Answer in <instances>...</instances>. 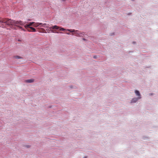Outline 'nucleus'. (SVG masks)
<instances>
[{"label": "nucleus", "instance_id": "1", "mask_svg": "<svg viewBox=\"0 0 158 158\" xmlns=\"http://www.w3.org/2000/svg\"><path fill=\"white\" fill-rule=\"evenodd\" d=\"M50 29H59L60 31H65V30H67L69 31L70 32H74V33H72V35H74L75 36H82V33H80L78 31V30H75L73 29H65L63 28H62L60 27H59L55 25L53 26L52 27H49Z\"/></svg>", "mask_w": 158, "mask_h": 158}, {"label": "nucleus", "instance_id": "2", "mask_svg": "<svg viewBox=\"0 0 158 158\" xmlns=\"http://www.w3.org/2000/svg\"><path fill=\"white\" fill-rule=\"evenodd\" d=\"M14 24L22 25L24 24V23L21 21H16L10 19H9L8 25H13Z\"/></svg>", "mask_w": 158, "mask_h": 158}, {"label": "nucleus", "instance_id": "3", "mask_svg": "<svg viewBox=\"0 0 158 158\" xmlns=\"http://www.w3.org/2000/svg\"><path fill=\"white\" fill-rule=\"evenodd\" d=\"M9 19L7 18H0V27L2 28H5V26L2 23H6V25H8Z\"/></svg>", "mask_w": 158, "mask_h": 158}, {"label": "nucleus", "instance_id": "4", "mask_svg": "<svg viewBox=\"0 0 158 158\" xmlns=\"http://www.w3.org/2000/svg\"><path fill=\"white\" fill-rule=\"evenodd\" d=\"M27 30L29 32H35L36 29L33 27H30L29 28H27Z\"/></svg>", "mask_w": 158, "mask_h": 158}, {"label": "nucleus", "instance_id": "5", "mask_svg": "<svg viewBox=\"0 0 158 158\" xmlns=\"http://www.w3.org/2000/svg\"><path fill=\"white\" fill-rule=\"evenodd\" d=\"M34 23V22H31L28 24L25 25V27L26 29H27V28H29V27H30L31 26L32 24H33V23Z\"/></svg>", "mask_w": 158, "mask_h": 158}, {"label": "nucleus", "instance_id": "6", "mask_svg": "<svg viewBox=\"0 0 158 158\" xmlns=\"http://www.w3.org/2000/svg\"><path fill=\"white\" fill-rule=\"evenodd\" d=\"M42 23H33V26L35 27H38V26H39L40 25H42Z\"/></svg>", "mask_w": 158, "mask_h": 158}, {"label": "nucleus", "instance_id": "7", "mask_svg": "<svg viewBox=\"0 0 158 158\" xmlns=\"http://www.w3.org/2000/svg\"><path fill=\"white\" fill-rule=\"evenodd\" d=\"M140 98H133L131 101V103H135L138 100V99Z\"/></svg>", "mask_w": 158, "mask_h": 158}, {"label": "nucleus", "instance_id": "8", "mask_svg": "<svg viewBox=\"0 0 158 158\" xmlns=\"http://www.w3.org/2000/svg\"><path fill=\"white\" fill-rule=\"evenodd\" d=\"M34 81V79H31L27 80L25 81V82L28 83H31L33 82Z\"/></svg>", "mask_w": 158, "mask_h": 158}, {"label": "nucleus", "instance_id": "9", "mask_svg": "<svg viewBox=\"0 0 158 158\" xmlns=\"http://www.w3.org/2000/svg\"><path fill=\"white\" fill-rule=\"evenodd\" d=\"M14 58L16 59H22V58L19 56H15L13 57Z\"/></svg>", "mask_w": 158, "mask_h": 158}, {"label": "nucleus", "instance_id": "10", "mask_svg": "<svg viewBox=\"0 0 158 158\" xmlns=\"http://www.w3.org/2000/svg\"><path fill=\"white\" fill-rule=\"evenodd\" d=\"M135 93L138 96H140V94L139 92L137 90H135Z\"/></svg>", "mask_w": 158, "mask_h": 158}, {"label": "nucleus", "instance_id": "11", "mask_svg": "<svg viewBox=\"0 0 158 158\" xmlns=\"http://www.w3.org/2000/svg\"><path fill=\"white\" fill-rule=\"evenodd\" d=\"M46 23H44L43 24H42V25H41V26H40V27H43L44 28L48 27L47 26H46Z\"/></svg>", "mask_w": 158, "mask_h": 158}, {"label": "nucleus", "instance_id": "12", "mask_svg": "<svg viewBox=\"0 0 158 158\" xmlns=\"http://www.w3.org/2000/svg\"><path fill=\"white\" fill-rule=\"evenodd\" d=\"M18 27H19V29H21V30L23 31H25L23 28L21 27L18 26Z\"/></svg>", "mask_w": 158, "mask_h": 158}, {"label": "nucleus", "instance_id": "13", "mask_svg": "<svg viewBox=\"0 0 158 158\" xmlns=\"http://www.w3.org/2000/svg\"><path fill=\"white\" fill-rule=\"evenodd\" d=\"M94 58H97V56H94V57H93Z\"/></svg>", "mask_w": 158, "mask_h": 158}, {"label": "nucleus", "instance_id": "14", "mask_svg": "<svg viewBox=\"0 0 158 158\" xmlns=\"http://www.w3.org/2000/svg\"><path fill=\"white\" fill-rule=\"evenodd\" d=\"M66 34H69V33H66Z\"/></svg>", "mask_w": 158, "mask_h": 158}, {"label": "nucleus", "instance_id": "15", "mask_svg": "<svg viewBox=\"0 0 158 158\" xmlns=\"http://www.w3.org/2000/svg\"><path fill=\"white\" fill-rule=\"evenodd\" d=\"M62 0L63 1H65V0Z\"/></svg>", "mask_w": 158, "mask_h": 158}]
</instances>
